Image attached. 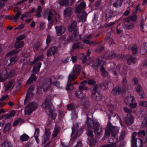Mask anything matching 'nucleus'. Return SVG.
Listing matches in <instances>:
<instances>
[{
  "instance_id": "nucleus-46",
  "label": "nucleus",
  "mask_w": 147,
  "mask_h": 147,
  "mask_svg": "<svg viewBox=\"0 0 147 147\" xmlns=\"http://www.w3.org/2000/svg\"><path fill=\"white\" fill-rule=\"evenodd\" d=\"M100 71L102 72L104 77H106L108 75V72L106 70L105 68L102 66L100 68Z\"/></svg>"
},
{
  "instance_id": "nucleus-55",
  "label": "nucleus",
  "mask_w": 147,
  "mask_h": 147,
  "mask_svg": "<svg viewBox=\"0 0 147 147\" xmlns=\"http://www.w3.org/2000/svg\"><path fill=\"white\" fill-rule=\"evenodd\" d=\"M100 147H116V145L115 143H113L110 144L105 145Z\"/></svg>"
},
{
  "instance_id": "nucleus-10",
  "label": "nucleus",
  "mask_w": 147,
  "mask_h": 147,
  "mask_svg": "<svg viewBox=\"0 0 147 147\" xmlns=\"http://www.w3.org/2000/svg\"><path fill=\"white\" fill-rule=\"evenodd\" d=\"M34 90V86H30L29 88L28 92L26 94L25 99L24 100V104L26 105L30 101V98L33 95V94L32 92Z\"/></svg>"
},
{
  "instance_id": "nucleus-21",
  "label": "nucleus",
  "mask_w": 147,
  "mask_h": 147,
  "mask_svg": "<svg viewBox=\"0 0 147 147\" xmlns=\"http://www.w3.org/2000/svg\"><path fill=\"white\" fill-rule=\"evenodd\" d=\"M58 48L55 47H52L49 48L47 53L48 57L58 52Z\"/></svg>"
},
{
  "instance_id": "nucleus-5",
  "label": "nucleus",
  "mask_w": 147,
  "mask_h": 147,
  "mask_svg": "<svg viewBox=\"0 0 147 147\" xmlns=\"http://www.w3.org/2000/svg\"><path fill=\"white\" fill-rule=\"evenodd\" d=\"M137 16L134 14L133 15H130L127 17L123 19V22L127 23L129 24H123L122 27L125 30H128L132 29L134 26V24L131 22H135L137 20Z\"/></svg>"
},
{
  "instance_id": "nucleus-32",
  "label": "nucleus",
  "mask_w": 147,
  "mask_h": 147,
  "mask_svg": "<svg viewBox=\"0 0 147 147\" xmlns=\"http://www.w3.org/2000/svg\"><path fill=\"white\" fill-rule=\"evenodd\" d=\"M17 57L16 55L11 57L9 59V63L8 65L9 66L13 65L17 61Z\"/></svg>"
},
{
  "instance_id": "nucleus-28",
  "label": "nucleus",
  "mask_w": 147,
  "mask_h": 147,
  "mask_svg": "<svg viewBox=\"0 0 147 147\" xmlns=\"http://www.w3.org/2000/svg\"><path fill=\"white\" fill-rule=\"evenodd\" d=\"M105 40L110 44H113L114 43L113 39L111 37V34L108 33L105 36Z\"/></svg>"
},
{
  "instance_id": "nucleus-22",
  "label": "nucleus",
  "mask_w": 147,
  "mask_h": 147,
  "mask_svg": "<svg viewBox=\"0 0 147 147\" xmlns=\"http://www.w3.org/2000/svg\"><path fill=\"white\" fill-rule=\"evenodd\" d=\"M9 75L8 74L7 70L3 71L2 74H0V81L3 82L9 78Z\"/></svg>"
},
{
  "instance_id": "nucleus-13",
  "label": "nucleus",
  "mask_w": 147,
  "mask_h": 147,
  "mask_svg": "<svg viewBox=\"0 0 147 147\" xmlns=\"http://www.w3.org/2000/svg\"><path fill=\"white\" fill-rule=\"evenodd\" d=\"M55 14V12L53 9H51L49 12L48 13H44V17L45 19L47 18L49 21V23L51 24L53 23L54 21L52 20L53 16Z\"/></svg>"
},
{
  "instance_id": "nucleus-61",
  "label": "nucleus",
  "mask_w": 147,
  "mask_h": 147,
  "mask_svg": "<svg viewBox=\"0 0 147 147\" xmlns=\"http://www.w3.org/2000/svg\"><path fill=\"white\" fill-rule=\"evenodd\" d=\"M25 37L26 36L25 34H22L19 36L17 38V41H18V40L19 41H20V40H22L24 39L25 38Z\"/></svg>"
},
{
  "instance_id": "nucleus-8",
  "label": "nucleus",
  "mask_w": 147,
  "mask_h": 147,
  "mask_svg": "<svg viewBox=\"0 0 147 147\" xmlns=\"http://www.w3.org/2000/svg\"><path fill=\"white\" fill-rule=\"evenodd\" d=\"M119 57L122 61H126L127 64L128 65H131L132 63L135 64L137 60L136 57L129 55H125L123 54L119 55Z\"/></svg>"
},
{
  "instance_id": "nucleus-44",
  "label": "nucleus",
  "mask_w": 147,
  "mask_h": 147,
  "mask_svg": "<svg viewBox=\"0 0 147 147\" xmlns=\"http://www.w3.org/2000/svg\"><path fill=\"white\" fill-rule=\"evenodd\" d=\"M137 134V132H134L132 134L131 139V144H135L136 145L137 144L136 139L135 137V135Z\"/></svg>"
},
{
  "instance_id": "nucleus-1",
  "label": "nucleus",
  "mask_w": 147,
  "mask_h": 147,
  "mask_svg": "<svg viewBox=\"0 0 147 147\" xmlns=\"http://www.w3.org/2000/svg\"><path fill=\"white\" fill-rule=\"evenodd\" d=\"M86 124L88 126V128L87 129V134L89 137H94L93 131L91 128H94V132L96 135L100 134L102 131L101 127H100L98 122L95 119H91L88 116H87Z\"/></svg>"
},
{
  "instance_id": "nucleus-56",
  "label": "nucleus",
  "mask_w": 147,
  "mask_h": 147,
  "mask_svg": "<svg viewBox=\"0 0 147 147\" xmlns=\"http://www.w3.org/2000/svg\"><path fill=\"white\" fill-rule=\"evenodd\" d=\"M13 83L12 82L10 81L7 85L5 87V90L7 91L9 90L13 85Z\"/></svg>"
},
{
  "instance_id": "nucleus-48",
  "label": "nucleus",
  "mask_w": 147,
  "mask_h": 147,
  "mask_svg": "<svg viewBox=\"0 0 147 147\" xmlns=\"http://www.w3.org/2000/svg\"><path fill=\"white\" fill-rule=\"evenodd\" d=\"M21 15V13L20 11H19L18 12L15 14V16L13 17V20L14 22H16L17 20L19 18V17Z\"/></svg>"
},
{
  "instance_id": "nucleus-4",
  "label": "nucleus",
  "mask_w": 147,
  "mask_h": 147,
  "mask_svg": "<svg viewBox=\"0 0 147 147\" xmlns=\"http://www.w3.org/2000/svg\"><path fill=\"white\" fill-rule=\"evenodd\" d=\"M88 83L90 86H94L92 90L91 97L94 100H100L102 98V96L101 93L97 90L98 86V84H96V82L94 80L91 79L88 81Z\"/></svg>"
},
{
  "instance_id": "nucleus-36",
  "label": "nucleus",
  "mask_w": 147,
  "mask_h": 147,
  "mask_svg": "<svg viewBox=\"0 0 147 147\" xmlns=\"http://www.w3.org/2000/svg\"><path fill=\"white\" fill-rule=\"evenodd\" d=\"M96 46H98V47L96 49V51L98 53H100L102 52L104 50V46L102 45L101 43H98Z\"/></svg>"
},
{
  "instance_id": "nucleus-43",
  "label": "nucleus",
  "mask_w": 147,
  "mask_h": 147,
  "mask_svg": "<svg viewBox=\"0 0 147 147\" xmlns=\"http://www.w3.org/2000/svg\"><path fill=\"white\" fill-rule=\"evenodd\" d=\"M88 140L89 142L90 145H95L96 142V140L94 138V137L90 138H88Z\"/></svg>"
},
{
  "instance_id": "nucleus-30",
  "label": "nucleus",
  "mask_w": 147,
  "mask_h": 147,
  "mask_svg": "<svg viewBox=\"0 0 147 147\" xmlns=\"http://www.w3.org/2000/svg\"><path fill=\"white\" fill-rule=\"evenodd\" d=\"M16 114L14 111H12L10 113L4 114L0 117V120L2 119L3 118H4L5 119L9 118L10 117L13 116Z\"/></svg>"
},
{
  "instance_id": "nucleus-37",
  "label": "nucleus",
  "mask_w": 147,
  "mask_h": 147,
  "mask_svg": "<svg viewBox=\"0 0 147 147\" xmlns=\"http://www.w3.org/2000/svg\"><path fill=\"white\" fill-rule=\"evenodd\" d=\"M138 49V47L136 44H134L131 46V51L133 55H135L137 54Z\"/></svg>"
},
{
  "instance_id": "nucleus-59",
  "label": "nucleus",
  "mask_w": 147,
  "mask_h": 147,
  "mask_svg": "<svg viewBox=\"0 0 147 147\" xmlns=\"http://www.w3.org/2000/svg\"><path fill=\"white\" fill-rule=\"evenodd\" d=\"M40 45L39 43H37L35 44L33 48V50L34 51H36L38 49Z\"/></svg>"
},
{
  "instance_id": "nucleus-12",
  "label": "nucleus",
  "mask_w": 147,
  "mask_h": 147,
  "mask_svg": "<svg viewBox=\"0 0 147 147\" xmlns=\"http://www.w3.org/2000/svg\"><path fill=\"white\" fill-rule=\"evenodd\" d=\"M24 43L23 41H19L18 40L15 44V47L17 49L13 50L7 54H10L11 55L15 54L18 52L20 51V50L18 48H22L24 45Z\"/></svg>"
},
{
  "instance_id": "nucleus-3",
  "label": "nucleus",
  "mask_w": 147,
  "mask_h": 147,
  "mask_svg": "<svg viewBox=\"0 0 147 147\" xmlns=\"http://www.w3.org/2000/svg\"><path fill=\"white\" fill-rule=\"evenodd\" d=\"M81 67L80 65H78L76 67L75 69H73L72 71L68 76V82L66 87V90H73L74 86L73 84L71 83V82L72 81L77 78L78 75L80 73Z\"/></svg>"
},
{
  "instance_id": "nucleus-33",
  "label": "nucleus",
  "mask_w": 147,
  "mask_h": 147,
  "mask_svg": "<svg viewBox=\"0 0 147 147\" xmlns=\"http://www.w3.org/2000/svg\"><path fill=\"white\" fill-rule=\"evenodd\" d=\"M135 98L133 96H129L124 99V102L127 104H129L135 100Z\"/></svg>"
},
{
  "instance_id": "nucleus-17",
  "label": "nucleus",
  "mask_w": 147,
  "mask_h": 147,
  "mask_svg": "<svg viewBox=\"0 0 147 147\" xmlns=\"http://www.w3.org/2000/svg\"><path fill=\"white\" fill-rule=\"evenodd\" d=\"M48 107L50 117L53 120L55 119L56 114L54 112V107L52 104L50 103Z\"/></svg>"
},
{
  "instance_id": "nucleus-35",
  "label": "nucleus",
  "mask_w": 147,
  "mask_h": 147,
  "mask_svg": "<svg viewBox=\"0 0 147 147\" xmlns=\"http://www.w3.org/2000/svg\"><path fill=\"white\" fill-rule=\"evenodd\" d=\"M113 14V12L111 10H107L105 14L106 19L107 20H109V19L112 17Z\"/></svg>"
},
{
  "instance_id": "nucleus-41",
  "label": "nucleus",
  "mask_w": 147,
  "mask_h": 147,
  "mask_svg": "<svg viewBox=\"0 0 147 147\" xmlns=\"http://www.w3.org/2000/svg\"><path fill=\"white\" fill-rule=\"evenodd\" d=\"M82 104L83 107L85 109H87L90 105L89 102L88 100L83 101Z\"/></svg>"
},
{
  "instance_id": "nucleus-11",
  "label": "nucleus",
  "mask_w": 147,
  "mask_h": 147,
  "mask_svg": "<svg viewBox=\"0 0 147 147\" xmlns=\"http://www.w3.org/2000/svg\"><path fill=\"white\" fill-rule=\"evenodd\" d=\"M51 80H50V84H48L47 82L43 83V85L42 86H39L37 87V92L39 93H40L42 92L43 89L44 91L46 92L49 90L51 86Z\"/></svg>"
},
{
  "instance_id": "nucleus-47",
  "label": "nucleus",
  "mask_w": 147,
  "mask_h": 147,
  "mask_svg": "<svg viewBox=\"0 0 147 147\" xmlns=\"http://www.w3.org/2000/svg\"><path fill=\"white\" fill-rule=\"evenodd\" d=\"M1 146L2 147H12L11 143L6 141L2 143Z\"/></svg>"
},
{
  "instance_id": "nucleus-49",
  "label": "nucleus",
  "mask_w": 147,
  "mask_h": 147,
  "mask_svg": "<svg viewBox=\"0 0 147 147\" xmlns=\"http://www.w3.org/2000/svg\"><path fill=\"white\" fill-rule=\"evenodd\" d=\"M83 131V128H80L79 129L76 133L75 136L76 137H78L82 133Z\"/></svg>"
},
{
  "instance_id": "nucleus-34",
  "label": "nucleus",
  "mask_w": 147,
  "mask_h": 147,
  "mask_svg": "<svg viewBox=\"0 0 147 147\" xmlns=\"http://www.w3.org/2000/svg\"><path fill=\"white\" fill-rule=\"evenodd\" d=\"M58 2L60 5L61 6H68L69 5V0H59Z\"/></svg>"
},
{
  "instance_id": "nucleus-26",
  "label": "nucleus",
  "mask_w": 147,
  "mask_h": 147,
  "mask_svg": "<svg viewBox=\"0 0 147 147\" xmlns=\"http://www.w3.org/2000/svg\"><path fill=\"white\" fill-rule=\"evenodd\" d=\"M147 53V42L144 43L140 48V53L141 55H144Z\"/></svg>"
},
{
  "instance_id": "nucleus-24",
  "label": "nucleus",
  "mask_w": 147,
  "mask_h": 147,
  "mask_svg": "<svg viewBox=\"0 0 147 147\" xmlns=\"http://www.w3.org/2000/svg\"><path fill=\"white\" fill-rule=\"evenodd\" d=\"M127 116L125 118V123L129 125H131L133 123L134 117L130 114H127Z\"/></svg>"
},
{
  "instance_id": "nucleus-19",
  "label": "nucleus",
  "mask_w": 147,
  "mask_h": 147,
  "mask_svg": "<svg viewBox=\"0 0 147 147\" xmlns=\"http://www.w3.org/2000/svg\"><path fill=\"white\" fill-rule=\"evenodd\" d=\"M50 135L51 133L50 130L47 128H45V134L43 136L44 140L43 142V144H46L47 142L49 140Z\"/></svg>"
},
{
  "instance_id": "nucleus-39",
  "label": "nucleus",
  "mask_w": 147,
  "mask_h": 147,
  "mask_svg": "<svg viewBox=\"0 0 147 147\" xmlns=\"http://www.w3.org/2000/svg\"><path fill=\"white\" fill-rule=\"evenodd\" d=\"M83 43H85L86 44H88L90 46H96L98 44V42H94L93 41H91L88 40L86 39L83 41Z\"/></svg>"
},
{
  "instance_id": "nucleus-14",
  "label": "nucleus",
  "mask_w": 147,
  "mask_h": 147,
  "mask_svg": "<svg viewBox=\"0 0 147 147\" xmlns=\"http://www.w3.org/2000/svg\"><path fill=\"white\" fill-rule=\"evenodd\" d=\"M135 89L136 93L140 96V98L143 99L145 97V94L142 86L140 84H137L136 86Z\"/></svg>"
},
{
  "instance_id": "nucleus-2",
  "label": "nucleus",
  "mask_w": 147,
  "mask_h": 147,
  "mask_svg": "<svg viewBox=\"0 0 147 147\" xmlns=\"http://www.w3.org/2000/svg\"><path fill=\"white\" fill-rule=\"evenodd\" d=\"M79 33L78 30H75L67 40L69 42L75 41L72 46L73 50L82 49L84 47V44L81 39V34Z\"/></svg>"
},
{
  "instance_id": "nucleus-25",
  "label": "nucleus",
  "mask_w": 147,
  "mask_h": 147,
  "mask_svg": "<svg viewBox=\"0 0 147 147\" xmlns=\"http://www.w3.org/2000/svg\"><path fill=\"white\" fill-rule=\"evenodd\" d=\"M41 65L40 62H38L34 65L32 69V72L34 74H37L39 72Z\"/></svg>"
},
{
  "instance_id": "nucleus-23",
  "label": "nucleus",
  "mask_w": 147,
  "mask_h": 147,
  "mask_svg": "<svg viewBox=\"0 0 147 147\" xmlns=\"http://www.w3.org/2000/svg\"><path fill=\"white\" fill-rule=\"evenodd\" d=\"M57 34L59 36L62 35L65 32V28L62 26H56L55 27Z\"/></svg>"
},
{
  "instance_id": "nucleus-38",
  "label": "nucleus",
  "mask_w": 147,
  "mask_h": 147,
  "mask_svg": "<svg viewBox=\"0 0 147 147\" xmlns=\"http://www.w3.org/2000/svg\"><path fill=\"white\" fill-rule=\"evenodd\" d=\"M83 43H85L86 44H88L90 46H96L98 44V42H94L93 41H91L88 40L86 39L83 41Z\"/></svg>"
},
{
  "instance_id": "nucleus-42",
  "label": "nucleus",
  "mask_w": 147,
  "mask_h": 147,
  "mask_svg": "<svg viewBox=\"0 0 147 147\" xmlns=\"http://www.w3.org/2000/svg\"><path fill=\"white\" fill-rule=\"evenodd\" d=\"M11 125L10 122H8L5 125L3 130L4 132H8L9 131L11 128Z\"/></svg>"
},
{
  "instance_id": "nucleus-45",
  "label": "nucleus",
  "mask_w": 147,
  "mask_h": 147,
  "mask_svg": "<svg viewBox=\"0 0 147 147\" xmlns=\"http://www.w3.org/2000/svg\"><path fill=\"white\" fill-rule=\"evenodd\" d=\"M122 4V2L121 1L118 0L113 3V5L114 7L117 8L118 7H121Z\"/></svg>"
},
{
  "instance_id": "nucleus-31",
  "label": "nucleus",
  "mask_w": 147,
  "mask_h": 147,
  "mask_svg": "<svg viewBox=\"0 0 147 147\" xmlns=\"http://www.w3.org/2000/svg\"><path fill=\"white\" fill-rule=\"evenodd\" d=\"M81 13L82 14L81 15H80V14H78V18L80 22H84L86 20L87 15L86 12Z\"/></svg>"
},
{
  "instance_id": "nucleus-27",
  "label": "nucleus",
  "mask_w": 147,
  "mask_h": 147,
  "mask_svg": "<svg viewBox=\"0 0 147 147\" xmlns=\"http://www.w3.org/2000/svg\"><path fill=\"white\" fill-rule=\"evenodd\" d=\"M85 92H84L82 91L78 90L76 91L75 94L77 98L82 99L85 97Z\"/></svg>"
},
{
  "instance_id": "nucleus-60",
  "label": "nucleus",
  "mask_w": 147,
  "mask_h": 147,
  "mask_svg": "<svg viewBox=\"0 0 147 147\" xmlns=\"http://www.w3.org/2000/svg\"><path fill=\"white\" fill-rule=\"evenodd\" d=\"M130 108H135L137 106V103L136 102L134 103V102H132L128 104Z\"/></svg>"
},
{
  "instance_id": "nucleus-7",
  "label": "nucleus",
  "mask_w": 147,
  "mask_h": 147,
  "mask_svg": "<svg viewBox=\"0 0 147 147\" xmlns=\"http://www.w3.org/2000/svg\"><path fill=\"white\" fill-rule=\"evenodd\" d=\"M38 103L34 101L30 102L25 107V114L30 115L33 111H35L38 107Z\"/></svg>"
},
{
  "instance_id": "nucleus-20",
  "label": "nucleus",
  "mask_w": 147,
  "mask_h": 147,
  "mask_svg": "<svg viewBox=\"0 0 147 147\" xmlns=\"http://www.w3.org/2000/svg\"><path fill=\"white\" fill-rule=\"evenodd\" d=\"M64 15L65 17L69 18L73 12V9L71 7L66 8L64 10Z\"/></svg>"
},
{
  "instance_id": "nucleus-62",
  "label": "nucleus",
  "mask_w": 147,
  "mask_h": 147,
  "mask_svg": "<svg viewBox=\"0 0 147 147\" xmlns=\"http://www.w3.org/2000/svg\"><path fill=\"white\" fill-rule=\"evenodd\" d=\"M43 58V55H42L37 56L36 57V58H35V59H36V60L37 61V62L38 61H40L42 60Z\"/></svg>"
},
{
  "instance_id": "nucleus-16",
  "label": "nucleus",
  "mask_w": 147,
  "mask_h": 147,
  "mask_svg": "<svg viewBox=\"0 0 147 147\" xmlns=\"http://www.w3.org/2000/svg\"><path fill=\"white\" fill-rule=\"evenodd\" d=\"M123 90L119 86L114 87L112 89L111 93L113 95L116 96L117 95H120L123 92Z\"/></svg>"
},
{
  "instance_id": "nucleus-57",
  "label": "nucleus",
  "mask_w": 147,
  "mask_h": 147,
  "mask_svg": "<svg viewBox=\"0 0 147 147\" xmlns=\"http://www.w3.org/2000/svg\"><path fill=\"white\" fill-rule=\"evenodd\" d=\"M139 106L147 108V101H140L139 102Z\"/></svg>"
},
{
  "instance_id": "nucleus-51",
  "label": "nucleus",
  "mask_w": 147,
  "mask_h": 147,
  "mask_svg": "<svg viewBox=\"0 0 147 147\" xmlns=\"http://www.w3.org/2000/svg\"><path fill=\"white\" fill-rule=\"evenodd\" d=\"M122 83L123 87L125 88H126L128 86V84L126 78H124L123 79L122 81Z\"/></svg>"
},
{
  "instance_id": "nucleus-15",
  "label": "nucleus",
  "mask_w": 147,
  "mask_h": 147,
  "mask_svg": "<svg viewBox=\"0 0 147 147\" xmlns=\"http://www.w3.org/2000/svg\"><path fill=\"white\" fill-rule=\"evenodd\" d=\"M119 55L120 54H116L115 53L113 52L108 51L103 54L102 55V57L105 59L106 60H109L112 58L115 57H118Z\"/></svg>"
},
{
  "instance_id": "nucleus-52",
  "label": "nucleus",
  "mask_w": 147,
  "mask_h": 147,
  "mask_svg": "<svg viewBox=\"0 0 147 147\" xmlns=\"http://www.w3.org/2000/svg\"><path fill=\"white\" fill-rule=\"evenodd\" d=\"M138 135L140 136H145L146 135V133L145 131L143 130H140L138 133Z\"/></svg>"
},
{
  "instance_id": "nucleus-18",
  "label": "nucleus",
  "mask_w": 147,
  "mask_h": 147,
  "mask_svg": "<svg viewBox=\"0 0 147 147\" xmlns=\"http://www.w3.org/2000/svg\"><path fill=\"white\" fill-rule=\"evenodd\" d=\"M104 63V60L102 59V57H99L93 62V67H98L100 65H102Z\"/></svg>"
},
{
  "instance_id": "nucleus-50",
  "label": "nucleus",
  "mask_w": 147,
  "mask_h": 147,
  "mask_svg": "<svg viewBox=\"0 0 147 147\" xmlns=\"http://www.w3.org/2000/svg\"><path fill=\"white\" fill-rule=\"evenodd\" d=\"M59 132V128L57 127L55 129L53 132V133L52 135V137L54 138L56 137Z\"/></svg>"
},
{
  "instance_id": "nucleus-63",
  "label": "nucleus",
  "mask_w": 147,
  "mask_h": 147,
  "mask_svg": "<svg viewBox=\"0 0 147 147\" xmlns=\"http://www.w3.org/2000/svg\"><path fill=\"white\" fill-rule=\"evenodd\" d=\"M132 81L134 82V85L136 86L137 84H139L138 80L136 77H134L132 80Z\"/></svg>"
},
{
  "instance_id": "nucleus-58",
  "label": "nucleus",
  "mask_w": 147,
  "mask_h": 147,
  "mask_svg": "<svg viewBox=\"0 0 147 147\" xmlns=\"http://www.w3.org/2000/svg\"><path fill=\"white\" fill-rule=\"evenodd\" d=\"M49 104V103L44 101L41 107L43 109H46L48 107Z\"/></svg>"
},
{
  "instance_id": "nucleus-53",
  "label": "nucleus",
  "mask_w": 147,
  "mask_h": 147,
  "mask_svg": "<svg viewBox=\"0 0 147 147\" xmlns=\"http://www.w3.org/2000/svg\"><path fill=\"white\" fill-rule=\"evenodd\" d=\"M142 126L143 127H147V117H145L142 121Z\"/></svg>"
},
{
  "instance_id": "nucleus-9",
  "label": "nucleus",
  "mask_w": 147,
  "mask_h": 147,
  "mask_svg": "<svg viewBox=\"0 0 147 147\" xmlns=\"http://www.w3.org/2000/svg\"><path fill=\"white\" fill-rule=\"evenodd\" d=\"M86 6V4L84 1L80 2L78 5H76L75 11L78 14H81V13H85V9Z\"/></svg>"
},
{
  "instance_id": "nucleus-40",
  "label": "nucleus",
  "mask_w": 147,
  "mask_h": 147,
  "mask_svg": "<svg viewBox=\"0 0 147 147\" xmlns=\"http://www.w3.org/2000/svg\"><path fill=\"white\" fill-rule=\"evenodd\" d=\"M30 138L29 136L26 134H23L20 137V140L21 141L23 142L27 141Z\"/></svg>"
},
{
  "instance_id": "nucleus-6",
  "label": "nucleus",
  "mask_w": 147,
  "mask_h": 147,
  "mask_svg": "<svg viewBox=\"0 0 147 147\" xmlns=\"http://www.w3.org/2000/svg\"><path fill=\"white\" fill-rule=\"evenodd\" d=\"M119 130L117 127L112 126L110 122H108L105 135L106 136H109L111 134V136L115 138Z\"/></svg>"
},
{
  "instance_id": "nucleus-54",
  "label": "nucleus",
  "mask_w": 147,
  "mask_h": 147,
  "mask_svg": "<svg viewBox=\"0 0 147 147\" xmlns=\"http://www.w3.org/2000/svg\"><path fill=\"white\" fill-rule=\"evenodd\" d=\"M78 90L82 91L84 90L87 91L88 90V88L87 87L84 86H79Z\"/></svg>"
},
{
  "instance_id": "nucleus-29",
  "label": "nucleus",
  "mask_w": 147,
  "mask_h": 147,
  "mask_svg": "<svg viewBox=\"0 0 147 147\" xmlns=\"http://www.w3.org/2000/svg\"><path fill=\"white\" fill-rule=\"evenodd\" d=\"M36 79L37 77L34 74H32L28 80L26 82V84H30L33 82L36 81Z\"/></svg>"
},
{
  "instance_id": "nucleus-64",
  "label": "nucleus",
  "mask_w": 147,
  "mask_h": 147,
  "mask_svg": "<svg viewBox=\"0 0 147 147\" xmlns=\"http://www.w3.org/2000/svg\"><path fill=\"white\" fill-rule=\"evenodd\" d=\"M22 119L20 118H19L18 119L16 120L13 124V126L15 127L21 121Z\"/></svg>"
}]
</instances>
